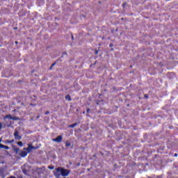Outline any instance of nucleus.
Returning a JSON list of instances; mask_svg holds the SVG:
<instances>
[{"label":"nucleus","mask_w":178,"mask_h":178,"mask_svg":"<svg viewBox=\"0 0 178 178\" xmlns=\"http://www.w3.org/2000/svg\"><path fill=\"white\" fill-rule=\"evenodd\" d=\"M55 171L54 175L56 176V177H60V175L63 176V177H66L70 175V171L69 170H66L62 167H58L55 169Z\"/></svg>","instance_id":"f257e3e1"},{"label":"nucleus","mask_w":178,"mask_h":178,"mask_svg":"<svg viewBox=\"0 0 178 178\" xmlns=\"http://www.w3.org/2000/svg\"><path fill=\"white\" fill-rule=\"evenodd\" d=\"M24 151H27L26 152H31L32 149H38V147L33 146L31 143L28 144V147L24 148Z\"/></svg>","instance_id":"f03ea898"},{"label":"nucleus","mask_w":178,"mask_h":178,"mask_svg":"<svg viewBox=\"0 0 178 178\" xmlns=\"http://www.w3.org/2000/svg\"><path fill=\"white\" fill-rule=\"evenodd\" d=\"M14 137L16 140H18V141H19V140H22V136L19 134V131L17 130L15 131Z\"/></svg>","instance_id":"7ed1b4c3"},{"label":"nucleus","mask_w":178,"mask_h":178,"mask_svg":"<svg viewBox=\"0 0 178 178\" xmlns=\"http://www.w3.org/2000/svg\"><path fill=\"white\" fill-rule=\"evenodd\" d=\"M6 118L7 119H10L11 120H19V117H13L10 114L6 115Z\"/></svg>","instance_id":"20e7f679"},{"label":"nucleus","mask_w":178,"mask_h":178,"mask_svg":"<svg viewBox=\"0 0 178 178\" xmlns=\"http://www.w3.org/2000/svg\"><path fill=\"white\" fill-rule=\"evenodd\" d=\"M62 136H58L56 138H54L53 141H54L55 143H62Z\"/></svg>","instance_id":"39448f33"},{"label":"nucleus","mask_w":178,"mask_h":178,"mask_svg":"<svg viewBox=\"0 0 178 178\" xmlns=\"http://www.w3.org/2000/svg\"><path fill=\"white\" fill-rule=\"evenodd\" d=\"M27 152L26 151H21L19 153V155L22 158H26V156H27Z\"/></svg>","instance_id":"423d86ee"},{"label":"nucleus","mask_w":178,"mask_h":178,"mask_svg":"<svg viewBox=\"0 0 178 178\" xmlns=\"http://www.w3.org/2000/svg\"><path fill=\"white\" fill-rule=\"evenodd\" d=\"M13 151H15V154H19V151H20V149L18 147H16V146L13 145Z\"/></svg>","instance_id":"0eeeda50"},{"label":"nucleus","mask_w":178,"mask_h":178,"mask_svg":"<svg viewBox=\"0 0 178 178\" xmlns=\"http://www.w3.org/2000/svg\"><path fill=\"white\" fill-rule=\"evenodd\" d=\"M0 148H3L4 149H9L8 146L4 145L3 144H0Z\"/></svg>","instance_id":"6e6552de"},{"label":"nucleus","mask_w":178,"mask_h":178,"mask_svg":"<svg viewBox=\"0 0 178 178\" xmlns=\"http://www.w3.org/2000/svg\"><path fill=\"white\" fill-rule=\"evenodd\" d=\"M76 126H77V122L69 125V127L73 129L74 127H76Z\"/></svg>","instance_id":"1a4fd4ad"},{"label":"nucleus","mask_w":178,"mask_h":178,"mask_svg":"<svg viewBox=\"0 0 178 178\" xmlns=\"http://www.w3.org/2000/svg\"><path fill=\"white\" fill-rule=\"evenodd\" d=\"M65 99H67V101H72V97H70V95H67L65 96Z\"/></svg>","instance_id":"9d476101"},{"label":"nucleus","mask_w":178,"mask_h":178,"mask_svg":"<svg viewBox=\"0 0 178 178\" xmlns=\"http://www.w3.org/2000/svg\"><path fill=\"white\" fill-rule=\"evenodd\" d=\"M65 145L66 147H70V145H72V143H70V142H69L68 140H67L65 142Z\"/></svg>","instance_id":"9b49d317"},{"label":"nucleus","mask_w":178,"mask_h":178,"mask_svg":"<svg viewBox=\"0 0 178 178\" xmlns=\"http://www.w3.org/2000/svg\"><path fill=\"white\" fill-rule=\"evenodd\" d=\"M17 145H19V147H23V142L22 141H19V142H17Z\"/></svg>","instance_id":"f8f14e48"},{"label":"nucleus","mask_w":178,"mask_h":178,"mask_svg":"<svg viewBox=\"0 0 178 178\" xmlns=\"http://www.w3.org/2000/svg\"><path fill=\"white\" fill-rule=\"evenodd\" d=\"M48 169H50V170H54V169H55V167L54 166V165H49V167H48Z\"/></svg>","instance_id":"ddd939ff"},{"label":"nucleus","mask_w":178,"mask_h":178,"mask_svg":"<svg viewBox=\"0 0 178 178\" xmlns=\"http://www.w3.org/2000/svg\"><path fill=\"white\" fill-rule=\"evenodd\" d=\"M4 144H10V140H6L4 141Z\"/></svg>","instance_id":"4468645a"},{"label":"nucleus","mask_w":178,"mask_h":178,"mask_svg":"<svg viewBox=\"0 0 178 178\" xmlns=\"http://www.w3.org/2000/svg\"><path fill=\"white\" fill-rule=\"evenodd\" d=\"M55 65H56V63H53V64L51 65V67H50V70L52 69V67H54V66H55Z\"/></svg>","instance_id":"2eb2a0df"},{"label":"nucleus","mask_w":178,"mask_h":178,"mask_svg":"<svg viewBox=\"0 0 178 178\" xmlns=\"http://www.w3.org/2000/svg\"><path fill=\"white\" fill-rule=\"evenodd\" d=\"M10 144H12V143H15V140H14V139H13V140H10Z\"/></svg>","instance_id":"dca6fc26"},{"label":"nucleus","mask_w":178,"mask_h":178,"mask_svg":"<svg viewBox=\"0 0 178 178\" xmlns=\"http://www.w3.org/2000/svg\"><path fill=\"white\" fill-rule=\"evenodd\" d=\"M109 47H110V48L113 47V44L111 43V44H109Z\"/></svg>","instance_id":"f3484780"},{"label":"nucleus","mask_w":178,"mask_h":178,"mask_svg":"<svg viewBox=\"0 0 178 178\" xmlns=\"http://www.w3.org/2000/svg\"><path fill=\"white\" fill-rule=\"evenodd\" d=\"M144 97L147 99L148 98V95H144Z\"/></svg>","instance_id":"a211bd4d"},{"label":"nucleus","mask_w":178,"mask_h":178,"mask_svg":"<svg viewBox=\"0 0 178 178\" xmlns=\"http://www.w3.org/2000/svg\"><path fill=\"white\" fill-rule=\"evenodd\" d=\"M44 115H49V111H46V112L44 113Z\"/></svg>","instance_id":"6ab92c4d"},{"label":"nucleus","mask_w":178,"mask_h":178,"mask_svg":"<svg viewBox=\"0 0 178 178\" xmlns=\"http://www.w3.org/2000/svg\"><path fill=\"white\" fill-rule=\"evenodd\" d=\"M95 55H98V50H95Z\"/></svg>","instance_id":"aec40b11"},{"label":"nucleus","mask_w":178,"mask_h":178,"mask_svg":"<svg viewBox=\"0 0 178 178\" xmlns=\"http://www.w3.org/2000/svg\"><path fill=\"white\" fill-rule=\"evenodd\" d=\"M90 109L88 108L87 111H86L87 113H90Z\"/></svg>","instance_id":"412c9836"},{"label":"nucleus","mask_w":178,"mask_h":178,"mask_svg":"<svg viewBox=\"0 0 178 178\" xmlns=\"http://www.w3.org/2000/svg\"><path fill=\"white\" fill-rule=\"evenodd\" d=\"M0 130H2V123L0 122Z\"/></svg>","instance_id":"4be33fe9"},{"label":"nucleus","mask_w":178,"mask_h":178,"mask_svg":"<svg viewBox=\"0 0 178 178\" xmlns=\"http://www.w3.org/2000/svg\"><path fill=\"white\" fill-rule=\"evenodd\" d=\"M125 6H126V3H124L122 4V8H125Z\"/></svg>","instance_id":"5701e85b"},{"label":"nucleus","mask_w":178,"mask_h":178,"mask_svg":"<svg viewBox=\"0 0 178 178\" xmlns=\"http://www.w3.org/2000/svg\"><path fill=\"white\" fill-rule=\"evenodd\" d=\"M174 156L177 157V156H178L177 153H175V154H174Z\"/></svg>","instance_id":"b1692460"},{"label":"nucleus","mask_w":178,"mask_h":178,"mask_svg":"<svg viewBox=\"0 0 178 178\" xmlns=\"http://www.w3.org/2000/svg\"><path fill=\"white\" fill-rule=\"evenodd\" d=\"M7 178H16V177H15V176H11V177H7Z\"/></svg>","instance_id":"393cba45"},{"label":"nucleus","mask_w":178,"mask_h":178,"mask_svg":"<svg viewBox=\"0 0 178 178\" xmlns=\"http://www.w3.org/2000/svg\"><path fill=\"white\" fill-rule=\"evenodd\" d=\"M1 177L5 178V175H4V174H2V175H1Z\"/></svg>","instance_id":"a878e982"},{"label":"nucleus","mask_w":178,"mask_h":178,"mask_svg":"<svg viewBox=\"0 0 178 178\" xmlns=\"http://www.w3.org/2000/svg\"><path fill=\"white\" fill-rule=\"evenodd\" d=\"M31 106H35V104H31Z\"/></svg>","instance_id":"bb28decb"},{"label":"nucleus","mask_w":178,"mask_h":178,"mask_svg":"<svg viewBox=\"0 0 178 178\" xmlns=\"http://www.w3.org/2000/svg\"><path fill=\"white\" fill-rule=\"evenodd\" d=\"M36 119H40V115H37Z\"/></svg>","instance_id":"cd10ccee"},{"label":"nucleus","mask_w":178,"mask_h":178,"mask_svg":"<svg viewBox=\"0 0 178 178\" xmlns=\"http://www.w3.org/2000/svg\"><path fill=\"white\" fill-rule=\"evenodd\" d=\"M15 44H18V42H15Z\"/></svg>","instance_id":"c85d7f7f"},{"label":"nucleus","mask_w":178,"mask_h":178,"mask_svg":"<svg viewBox=\"0 0 178 178\" xmlns=\"http://www.w3.org/2000/svg\"><path fill=\"white\" fill-rule=\"evenodd\" d=\"M83 114L86 113V111H83Z\"/></svg>","instance_id":"c756f323"},{"label":"nucleus","mask_w":178,"mask_h":178,"mask_svg":"<svg viewBox=\"0 0 178 178\" xmlns=\"http://www.w3.org/2000/svg\"><path fill=\"white\" fill-rule=\"evenodd\" d=\"M72 40H73V35H72Z\"/></svg>","instance_id":"7c9ffc66"},{"label":"nucleus","mask_w":178,"mask_h":178,"mask_svg":"<svg viewBox=\"0 0 178 178\" xmlns=\"http://www.w3.org/2000/svg\"><path fill=\"white\" fill-rule=\"evenodd\" d=\"M86 116H88V114H87Z\"/></svg>","instance_id":"2f4dec72"}]
</instances>
